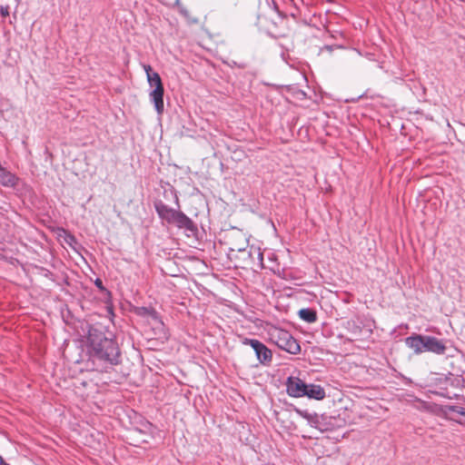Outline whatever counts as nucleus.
<instances>
[{
  "label": "nucleus",
  "mask_w": 465,
  "mask_h": 465,
  "mask_svg": "<svg viewBox=\"0 0 465 465\" xmlns=\"http://www.w3.org/2000/svg\"><path fill=\"white\" fill-rule=\"evenodd\" d=\"M86 356V364L92 370L101 372L108 371L122 362V353L116 340L94 326L88 330Z\"/></svg>",
  "instance_id": "nucleus-1"
},
{
  "label": "nucleus",
  "mask_w": 465,
  "mask_h": 465,
  "mask_svg": "<svg viewBox=\"0 0 465 465\" xmlns=\"http://www.w3.org/2000/svg\"><path fill=\"white\" fill-rule=\"evenodd\" d=\"M153 205L158 216L162 220L169 224H174L179 229H183L191 234L197 232V226L184 213L169 207L161 200L155 201Z\"/></svg>",
  "instance_id": "nucleus-2"
},
{
  "label": "nucleus",
  "mask_w": 465,
  "mask_h": 465,
  "mask_svg": "<svg viewBox=\"0 0 465 465\" xmlns=\"http://www.w3.org/2000/svg\"><path fill=\"white\" fill-rule=\"evenodd\" d=\"M405 344L411 349L415 354L431 352L434 354H444L447 347L442 340L430 335L413 333L405 338Z\"/></svg>",
  "instance_id": "nucleus-3"
},
{
  "label": "nucleus",
  "mask_w": 465,
  "mask_h": 465,
  "mask_svg": "<svg viewBox=\"0 0 465 465\" xmlns=\"http://www.w3.org/2000/svg\"><path fill=\"white\" fill-rule=\"evenodd\" d=\"M147 82L152 88V91L149 94V97L151 102L153 104L154 108L158 114H162L164 111V104H163V85L161 79L160 74H149V78Z\"/></svg>",
  "instance_id": "nucleus-4"
},
{
  "label": "nucleus",
  "mask_w": 465,
  "mask_h": 465,
  "mask_svg": "<svg viewBox=\"0 0 465 465\" xmlns=\"http://www.w3.org/2000/svg\"><path fill=\"white\" fill-rule=\"evenodd\" d=\"M274 343L280 348L291 354H297L301 351L300 344L293 336L285 330H276L272 334Z\"/></svg>",
  "instance_id": "nucleus-5"
},
{
  "label": "nucleus",
  "mask_w": 465,
  "mask_h": 465,
  "mask_svg": "<svg viewBox=\"0 0 465 465\" xmlns=\"http://www.w3.org/2000/svg\"><path fill=\"white\" fill-rule=\"evenodd\" d=\"M243 344L250 345L257 357L259 362L264 366H269L272 361V351L262 341L256 339H248L245 338L243 341Z\"/></svg>",
  "instance_id": "nucleus-6"
},
{
  "label": "nucleus",
  "mask_w": 465,
  "mask_h": 465,
  "mask_svg": "<svg viewBox=\"0 0 465 465\" xmlns=\"http://www.w3.org/2000/svg\"><path fill=\"white\" fill-rule=\"evenodd\" d=\"M307 383L297 377H289L286 381L287 392L291 397H303Z\"/></svg>",
  "instance_id": "nucleus-7"
},
{
  "label": "nucleus",
  "mask_w": 465,
  "mask_h": 465,
  "mask_svg": "<svg viewBox=\"0 0 465 465\" xmlns=\"http://www.w3.org/2000/svg\"><path fill=\"white\" fill-rule=\"evenodd\" d=\"M17 183L18 177L0 164V184L5 187H15Z\"/></svg>",
  "instance_id": "nucleus-8"
},
{
  "label": "nucleus",
  "mask_w": 465,
  "mask_h": 465,
  "mask_svg": "<svg viewBox=\"0 0 465 465\" xmlns=\"http://www.w3.org/2000/svg\"><path fill=\"white\" fill-rule=\"evenodd\" d=\"M304 396H307L310 399L322 401L325 398L326 393L321 385L310 383L307 384L306 393H304Z\"/></svg>",
  "instance_id": "nucleus-9"
},
{
  "label": "nucleus",
  "mask_w": 465,
  "mask_h": 465,
  "mask_svg": "<svg viewBox=\"0 0 465 465\" xmlns=\"http://www.w3.org/2000/svg\"><path fill=\"white\" fill-rule=\"evenodd\" d=\"M135 313L139 316H142V317H147V318H151L154 321H157V322H160V316L158 314V312L153 309V308H151V307H137L135 309Z\"/></svg>",
  "instance_id": "nucleus-10"
},
{
  "label": "nucleus",
  "mask_w": 465,
  "mask_h": 465,
  "mask_svg": "<svg viewBox=\"0 0 465 465\" xmlns=\"http://www.w3.org/2000/svg\"><path fill=\"white\" fill-rule=\"evenodd\" d=\"M299 317L309 323L315 322L317 321L316 311L311 308H303L298 312Z\"/></svg>",
  "instance_id": "nucleus-11"
},
{
  "label": "nucleus",
  "mask_w": 465,
  "mask_h": 465,
  "mask_svg": "<svg viewBox=\"0 0 465 465\" xmlns=\"http://www.w3.org/2000/svg\"><path fill=\"white\" fill-rule=\"evenodd\" d=\"M299 414L304 418L305 420H307L308 423L313 427V428H316V429H320V418L319 416L316 414V413H310L306 411H298Z\"/></svg>",
  "instance_id": "nucleus-12"
},
{
  "label": "nucleus",
  "mask_w": 465,
  "mask_h": 465,
  "mask_svg": "<svg viewBox=\"0 0 465 465\" xmlns=\"http://www.w3.org/2000/svg\"><path fill=\"white\" fill-rule=\"evenodd\" d=\"M450 411L456 412L458 414L465 416V409L456 405H444L441 407V412L447 417Z\"/></svg>",
  "instance_id": "nucleus-13"
},
{
  "label": "nucleus",
  "mask_w": 465,
  "mask_h": 465,
  "mask_svg": "<svg viewBox=\"0 0 465 465\" xmlns=\"http://www.w3.org/2000/svg\"><path fill=\"white\" fill-rule=\"evenodd\" d=\"M0 15L3 16V17H6L9 15V6H1L0 7Z\"/></svg>",
  "instance_id": "nucleus-14"
},
{
  "label": "nucleus",
  "mask_w": 465,
  "mask_h": 465,
  "mask_svg": "<svg viewBox=\"0 0 465 465\" xmlns=\"http://www.w3.org/2000/svg\"><path fill=\"white\" fill-rule=\"evenodd\" d=\"M143 69H144V71H145V73H146V77H147V79L149 78V74H157L156 72H153V69H152L151 65H149V64H144V65H143Z\"/></svg>",
  "instance_id": "nucleus-15"
},
{
  "label": "nucleus",
  "mask_w": 465,
  "mask_h": 465,
  "mask_svg": "<svg viewBox=\"0 0 465 465\" xmlns=\"http://www.w3.org/2000/svg\"><path fill=\"white\" fill-rule=\"evenodd\" d=\"M348 325H349V326L352 325L353 332L357 333V332L361 331L360 327H359V326H357V325L355 324V322H348Z\"/></svg>",
  "instance_id": "nucleus-16"
},
{
  "label": "nucleus",
  "mask_w": 465,
  "mask_h": 465,
  "mask_svg": "<svg viewBox=\"0 0 465 465\" xmlns=\"http://www.w3.org/2000/svg\"><path fill=\"white\" fill-rule=\"evenodd\" d=\"M231 251L232 252H234V251H237L239 252H243L246 251V246H238V247H235V248H231Z\"/></svg>",
  "instance_id": "nucleus-17"
},
{
  "label": "nucleus",
  "mask_w": 465,
  "mask_h": 465,
  "mask_svg": "<svg viewBox=\"0 0 465 465\" xmlns=\"http://www.w3.org/2000/svg\"><path fill=\"white\" fill-rule=\"evenodd\" d=\"M94 284L100 289V290H104V287L103 285V282L101 279H96L95 282H94Z\"/></svg>",
  "instance_id": "nucleus-18"
},
{
  "label": "nucleus",
  "mask_w": 465,
  "mask_h": 465,
  "mask_svg": "<svg viewBox=\"0 0 465 465\" xmlns=\"http://www.w3.org/2000/svg\"><path fill=\"white\" fill-rule=\"evenodd\" d=\"M0 465H7L1 456H0Z\"/></svg>",
  "instance_id": "nucleus-19"
},
{
  "label": "nucleus",
  "mask_w": 465,
  "mask_h": 465,
  "mask_svg": "<svg viewBox=\"0 0 465 465\" xmlns=\"http://www.w3.org/2000/svg\"><path fill=\"white\" fill-rule=\"evenodd\" d=\"M175 202H176V203L178 204L179 199H178V196H177V195H175Z\"/></svg>",
  "instance_id": "nucleus-20"
},
{
  "label": "nucleus",
  "mask_w": 465,
  "mask_h": 465,
  "mask_svg": "<svg viewBox=\"0 0 465 465\" xmlns=\"http://www.w3.org/2000/svg\"><path fill=\"white\" fill-rule=\"evenodd\" d=\"M238 66H239L240 68H244V67H245V65H244V64H239Z\"/></svg>",
  "instance_id": "nucleus-21"
},
{
  "label": "nucleus",
  "mask_w": 465,
  "mask_h": 465,
  "mask_svg": "<svg viewBox=\"0 0 465 465\" xmlns=\"http://www.w3.org/2000/svg\"><path fill=\"white\" fill-rule=\"evenodd\" d=\"M258 255H259V257H260L261 259H262V253L258 252Z\"/></svg>",
  "instance_id": "nucleus-22"
}]
</instances>
